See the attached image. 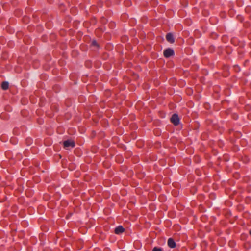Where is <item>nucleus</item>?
<instances>
[{
  "instance_id": "f257e3e1",
  "label": "nucleus",
  "mask_w": 251,
  "mask_h": 251,
  "mask_svg": "<svg viewBox=\"0 0 251 251\" xmlns=\"http://www.w3.org/2000/svg\"><path fill=\"white\" fill-rule=\"evenodd\" d=\"M63 145L64 148H65L67 149H69V148H73L75 147V143L73 141L71 140H68L66 141H65L63 142Z\"/></svg>"
},
{
  "instance_id": "f03ea898",
  "label": "nucleus",
  "mask_w": 251,
  "mask_h": 251,
  "mask_svg": "<svg viewBox=\"0 0 251 251\" xmlns=\"http://www.w3.org/2000/svg\"><path fill=\"white\" fill-rule=\"evenodd\" d=\"M171 121L175 125H177L179 122V119L176 114H174L172 115L171 118Z\"/></svg>"
},
{
  "instance_id": "7ed1b4c3",
  "label": "nucleus",
  "mask_w": 251,
  "mask_h": 251,
  "mask_svg": "<svg viewBox=\"0 0 251 251\" xmlns=\"http://www.w3.org/2000/svg\"><path fill=\"white\" fill-rule=\"evenodd\" d=\"M174 52L172 49H167L164 51V55L165 57L168 58L174 54Z\"/></svg>"
},
{
  "instance_id": "20e7f679",
  "label": "nucleus",
  "mask_w": 251,
  "mask_h": 251,
  "mask_svg": "<svg viewBox=\"0 0 251 251\" xmlns=\"http://www.w3.org/2000/svg\"><path fill=\"white\" fill-rule=\"evenodd\" d=\"M166 38L167 41L171 43H173L174 42V38L173 35L171 33H169L166 35Z\"/></svg>"
},
{
  "instance_id": "39448f33",
  "label": "nucleus",
  "mask_w": 251,
  "mask_h": 251,
  "mask_svg": "<svg viewBox=\"0 0 251 251\" xmlns=\"http://www.w3.org/2000/svg\"><path fill=\"white\" fill-rule=\"evenodd\" d=\"M167 244L168 246L171 248H173L176 247V243L172 238H169Z\"/></svg>"
},
{
  "instance_id": "423d86ee",
  "label": "nucleus",
  "mask_w": 251,
  "mask_h": 251,
  "mask_svg": "<svg viewBox=\"0 0 251 251\" xmlns=\"http://www.w3.org/2000/svg\"><path fill=\"white\" fill-rule=\"evenodd\" d=\"M124 228L122 226H119L115 229V233L117 234H120L124 231Z\"/></svg>"
},
{
  "instance_id": "0eeeda50",
  "label": "nucleus",
  "mask_w": 251,
  "mask_h": 251,
  "mask_svg": "<svg viewBox=\"0 0 251 251\" xmlns=\"http://www.w3.org/2000/svg\"><path fill=\"white\" fill-rule=\"evenodd\" d=\"M8 86L9 84L7 82H3L1 84V87L4 90H7L8 88Z\"/></svg>"
},
{
  "instance_id": "6e6552de",
  "label": "nucleus",
  "mask_w": 251,
  "mask_h": 251,
  "mask_svg": "<svg viewBox=\"0 0 251 251\" xmlns=\"http://www.w3.org/2000/svg\"><path fill=\"white\" fill-rule=\"evenodd\" d=\"M152 251H162V249L159 247H155L152 249Z\"/></svg>"
},
{
  "instance_id": "1a4fd4ad",
  "label": "nucleus",
  "mask_w": 251,
  "mask_h": 251,
  "mask_svg": "<svg viewBox=\"0 0 251 251\" xmlns=\"http://www.w3.org/2000/svg\"><path fill=\"white\" fill-rule=\"evenodd\" d=\"M92 44L93 46H97V43L96 42V41H93Z\"/></svg>"
},
{
  "instance_id": "9d476101",
  "label": "nucleus",
  "mask_w": 251,
  "mask_h": 251,
  "mask_svg": "<svg viewBox=\"0 0 251 251\" xmlns=\"http://www.w3.org/2000/svg\"><path fill=\"white\" fill-rule=\"evenodd\" d=\"M126 2L127 3V4H128V5L130 4V1H127Z\"/></svg>"
}]
</instances>
